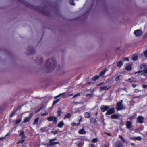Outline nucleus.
<instances>
[{
    "label": "nucleus",
    "mask_w": 147,
    "mask_h": 147,
    "mask_svg": "<svg viewBox=\"0 0 147 147\" xmlns=\"http://www.w3.org/2000/svg\"><path fill=\"white\" fill-rule=\"evenodd\" d=\"M80 96V94L79 93H77L74 95V97L72 98H76Z\"/></svg>",
    "instance_id": "a878e982"
},
{
    "label": "nucleus",
    "mask_w": 147,
    "mask_h": 147,
    "mask_svg": "<svg viewBox=\"0 0 147 147\" xmlns=\"http://www.w3.org/2000/svg\"><path fill=\"white\" fill-rule=\"evenodd\" d=\"M79 133L81 134H84L86 133V132L84 129H82L79 131Z\"/></svg>",
    "instance_id": "dca6fc26"
},
{
    "label": "nucleus",
    "mask_w": 147,
    "mask_h": 147,
    "mask_svg": "<svg viewBox=\"0 0 147 147\" xmlns=\"http://www.w3.org/2000/svg\"><path fill=\"white\" fill-rule=\"evenodd\" d=\"M122 102L123 101L121 100L117 103L116 107V109L118 110H120L125 109V107L122 105Z\"/></svg>",
    "instance_id": "7ed1b4c3"
},
{
    "label": "nucleus",
    "mask_w": 147,
    "mask_h": 147,
    "mask_svg": "<svg viewBox=\"0 0 147 147\" xmlns=\"http://www.w3.org/2000/svg\"><path fill=\"white\" fill-rule=\"evenodd\" d=\"M115 111V109L114 108H111L109 110H108L106 112V115H111Z\"/></svg>",
    "instance_id": "0eeeda50"
},
{
    "label": "nucleus",
    "mask_w": 147,
    "mask_h": 147,
    "mask_svg": "<svg viewBox=\"0 0 147 147\" xmlns=\"http://www.w3.org/2000/svg\"><path fill=\"white\" fill-rule=\"evenodd\" d=\"M122 65V62L121 61H119L117 63V66L119 67H121Z\"/></svg>",
    "instance_id": "b1692460"
},
{
    "label": "nucleus",
    "mask_w": 147,
    "mask_h": 147,
    "mask_svg": "<svg viewBox=\"0 0 147 147\" xmlns=\"http://www.w3.org/2000/svg\"><path fill=\"white\" fill-rule=\"evenodd\" d=\"M89 147H95V146L93 144H91L89 145Z\"/></svg>",
    "instance_id": "58836bf2"
},
{
    "label": "nucleus",
    "mask_w": 147,
    "mask_h": 147,
    "mask_svg": "<svg viewBox=\"0 0 147 147\" xmlns=\"http://www.w3.org/2000/svg\"><path fill=\"white\" fill-rule=\"evenodd\" d=\"M99 76H95L93 77V80L94 81H96L99 78Z\"/></svg>",
    "instance_id": "cd10ccee"
},
{
    "label": "nucleus",
    "mask_w": 147,
    "mask_h": 147,
    "mask_svg": "<svg viewBox=\"0 0 147 147\" xmlns=\"http://www.w3.org/2000/svg\"><path fill=\"white\" fill-rule=\"evenodd\" d=\"M22 121V118H20L19 119L17 120L16 121V124H18L20 123Z\"/></svg>",
    "instance_id": "473e14b6"
},
{
    "label": "nucleus",
    "mask_w": 147,
    "mask_h": 147,
    "mask_svg": "<svg viewBox=\"0 0 147 147\" xmlns=\"http://www.w3.org/2000/svg\"><path fill=\"white\" fill-rule=\"evenodd\" d=\"M48 114V113L47 112H45V113H44L42 114V116H43L44 115H47Z\"/></svg>",
    "instance_id": "37998d69"
},
{
    "label": "nucleus",
    "mask_w": 147,
    "mask_h": 147,
    "mask_svg": "<svg viewBox=\"0 0 147 147\" xmlns=\"http://www.w3.org/2000/svg\"><path fill=\"white\" fill-rule=\"evenodd\" d=\"M100 108L102 111L104 112L109 109V107L105 105H102L101 106Z\"/></svg>",
    "instance_id": "39448f33"
},
{
    "label": "nucleus",
    "mask_w": 147,
    "mask_h": 147,
    "mask_svg": "<svg viewBox=\"0 0 147 147\" xmlns=\"http://www.w3.org/2000/svg\"><path fill=\"white\" fill-rule=\"evenodd\" d=\"M80 121H81L80 120L79 121V122L78 123H73V124L74 125V126H78V125H79L80 124Z\"/></svg>",
    "instance_id": "bb28decb"
},
{
    "label": "nucleus",
    "mask_w": 147,
    "mask_h": 147,
    "mask_svg": "<svg viewBox=\"0 0 147 147\" xmlns=\"http://www.w3.org/2000/svg\"><path fill=\"white\" fill-rule=\"evenodd\" d=\"M144 54L145 57H147V49L145 51Z\"/></svg>",
    "instance_id": "4c0bfd02"
},
{
    "label": "nucleus",
    "mask_w": 147,
    "mask_h": 147,
    "mask_svg": "<svg viewBox=\"0 0 147 147\" xmlns=\"http://www.w3.org/2000/svg\"><path fill=\"white\" fill-rule=\"evenodd\" d=\"M64 123L63 121H61L58 124V126L59 128H61L64 125Z\"/></svg>",
    "instance_id": "ddd939ff"
},
{
    "label": "nucleus",
    "mask_w": 147,
    "mask_h": 147,
    "mask_svg": "<svg viewBox=\"0 0 147 147\" xmlns=\"http://www.w3.org/2000/svg\"><path fill=\"white\" fill-rule=\"evenodd\" d=\"M134 33L136 36L139 37L142 35L143 32L141 30H137L134 31Z\"/></svg>",
    "instance_id": "20e7f679"
},
{
    "label": "nucleus",
    "mask_w": 147,
    "mask_h": 147,
    "mask_svg": "<svg viewBox=\"0 0 147 147\" xmlns=\"http://www.w3.org/2000/svg\"><path fill=\"white\" fill-rule=\"evenodd\" d=\"M56 139L55 138L51 140H50V145H53L56 144H59V142H55L54 141V140H56Z\"/></svg>",
    "instance_id": "1a4fd4ad"
},
{
    "label": "nucleus",
    "mask_w": 147,
    "mask_h": 147,
    "mask_svg": "<svg viewBox=\"0 0 147 147\" xmlns=\"http://www.w3.org/2000/svg\"><path fill=\"white\" fill-rule=\"evenodd\" d=\"M119 138H120L123 141V142H126V141L125 140V139L123 138L121 136V135H119Z\"/></svg>",
    "instance_id": "c85d7f7f"
},
{
    "label": "nucleus",
    "mask_w": 147,
    "mask_h": 147,
    "mask_svg": "<svg viewBox=\"0 0 147 147\" xmlns=\"http://www.w3.org/2000/svg\"><path fill=\"white\" fill-rule=\"evenodd\" d=\"M124 60L125 61L127 60L128 61H129V59L128 58H126Z\"/></svg>",
    "instance_id": "49530a36"
},
{
    "label": "nucleus",
    "mask_w": 147,
    "mask_h": 147,
    "mask_svg": "<svg viewBox=\"0 0 147 147\" xmlns=\"http://www.w3.org/2000/svg\"><path fill=\"white\" fill-rule=\"evenodd\" d=\"M24 140H21V141H20L19 142H18V143L22 144V143H23L24 142Z\"/></svg>",
    "instance_id": "ea45409f"
},
{
    "label": "nucleus",
    "mask_w": 147,
    "mask_h": 147,
    "mask_svg": "<svg viewBox=\"0 0 147 147\" xmlns=\"http://www.w3.org/2000/svg\"><path fill=\"white\" fill-rule=\"evenodd\" d=\"M126 125L127 128L130 129L132 127V122L131 121H128L126 123Z\"/></svg>",
    "instance_id": "423d86ee"
},
{
    "label": "nucleus",
    "mask_w": 147,
    "mask_h": 147,
    "mask_svg": "<svg viewBox=\"0 0 147 147\" xmlns=\"http://www.w3.org/2000/svg\"><path fill=\"white\" fill-rule=\"evenodd\" d=\"M52 133L55 135L57 133V131H52Z\"/></svg>",
    "instance_id": "79ce46f5"
},
{
    "label": "nucleus",
    "mask_w": 147,
    "mask_h": 147,
    "mask_svg": "<svg viewBox=\"0 0 147 147\" xmlns=\"http://www.w3.org/2000/svg\"><path fill=\"white\" fill-rule=\"evenodd\" d=\"M65 94V93H61V94H59V95H58V96H57L55 97L54 98L56 99L57 98L60 97L62 95H64Z\"/></svg>",
    "instance_id": "393cba45"
},
{
    "label": "nucleus",
    "mask_w": 147,
    "mask_h": 147,
    "mask_svg": "<svg viewBox=\"0 0 147 147\" xmlns=\"http://www.w3.org/2000/svg\"><path fill=\"white\" fill-rule=\"evenodd\" d=\"M137 86V85L136 84H132V86L134 87H135Z\"/></svg>",
    "instance_id": "c03bdc74"
},
{
    "label": "nucleus",
    "mask_w": 147,
    "mask_h": 147,
    "mask_svg": "<svg viewBox=\"0 0 147 147\" xmlns=\"http://www.w3.org/2000/svg\"><path fill=\"white\" fill-rule=\"evenodd\" d=\"M122 78V76L121 75H119L117 76L115 80L116 81H118L119 80H120Z\"/></svg>",
    "instance_id": "aec40b11"
},
{
    "label": "nucleus",
    "mask_w": 147,
    "mask_h": 147,
    "mask_svg": "<svg viewBox=\"0 0 147 147\" xmlns=\"http://www.w3.org/2000/svg\"><path fill=\"white\" fill-rule=\"evenodd\" d=\"M131 139L134 140H137L138 141H140L142 139V138L140 136H138L137 137H132Z\"/></svg>",
    "instance_id": "f3484780"
},
{
    "label": "nucleus",
    "mask_w": 147,
    "mask_h": 147,
    "mask_svg": "<svg viewBox=\"0 0 147 147\" xmlns=\"http://www.w3.org/2000/svg\"><path fill=\"white\" fill-rule=\"evenodd\" d=\"M138 121L140 123L143 122L144 118L142 116H139L137 119Z\"/></svg>",
    "instance_id": "9d476101"
},
{
    "label": "nucleus",
    "mask_w": 147,
    "mask_h": 147,
    "mask_svg": "<svg viewBox=\"0 0 147 147\" xmlns=\"http://www.w3.org/2000/svg\"><path fill=\"white\" fill-rule=\"evenodd\" d=\"M73 95L72 94H69L68 95V96H72Z\"/></svg>",
    "instance_id": "09e8293b"
},
{
    "label": "nucleus",
    "mask_w": 147,
    "mask_h": 147,
    "mask_svg": "<svg viewBox=\"0 0 147 147\" xmlns=\"http://www.w3.org/2000/svg\"><path fill=\"white\" fill-rule=\"evenodd\" d=\"M97 112H96V115H97Z\"/></svg>",
    "instance_id": "5fc2aeb1"
},
{
    "label": "nucleus",
    "mask_w": 147,
    "mask_h": 147,
    "mask_svg": "<svg viewBox=\"0 0 147 147\" xmlns=\"http://www.w3.org/2000/svg\"><path fill=\"white\" fill-rule=\"evenodd\" d=\"M47 145L48 146H49V145H48V144H47Z\"/></svg>",
    "instance_id": "603ef678"
},
{
    "label": "nucleus",
    "mask_w": 147,
    "mask_h": 147,
    "mask_svg": "<svg viewBox=\"0 0 147 147\" xmlns=\"http://www.w3.org/2000/svg\"><path fill=\"white\" fill-rule=\"evenodd\" d=\"M140 71L138 72H135V74L138 73H141V75L146 76L147 75V67L146 64H143L138 67Z\"/></svg>",
    "instance_id": "f257e3e1"
},
{
    "label": "nucleus",
    "mask_w": 147,
    "mask_h": 147,
    "mask_svg": "<svg viewBox=\"0 0 147 147\" xmlns=\"http://www.w3.org/2000/svg\"><path fill=\"white\" fill-rule=\"evenodd\" d=\"M49 121H53V123L54 125L56 124L57 122V118L56 117L50 116L47 119Z\"/></svg>",
    "instance_id": "f03ea898"
},
{
    "label": "nucleus",
    "mask_w": 147,
    "mask_h": 147,
    "mask_svg": "<svg viewBox=\"0 0 147 147\" xmlns=\"http://www.w3.org/2000/svg\"><path fill=\"white\" fill-rule=\"evenodd\" d=\"M70 4L72 5H75V4L74 3V1L73 0H70L69 1Z\"/></svg>",
    "instance_id": "f704fd0d"
},
{
    "label": "nucleus",
    "mask_w": 147,
    "mask_h": 147,
    "mask_svg": "<svg viewBox=\"0 0 147 147\" xmlns=\"http://www.w3.org/2000/svg\"><path fill=\"white\" fill-rule=\"evenodd\" d=\"M131 65V64H130V65H127L125 68L126 69L128 70H131L132 69Z\"/></svg>",
    "instance_id": "4be33fe9"
},
{
    "label": "nucleus",
    "mask_w": 147,
    "mask_h": 147,
    "mask_svg": "<svg viewBox=\"0 0 147 147\" xmlns=\"http://www.w3.org/2000/svg\"><path fill=\"white\" fill-rule=\"evenodd\" d=\"M122 145L121 142L119 141H117L115 143V147H121Z\"/></svg>",
    "instance_id": "9b49d317"
},
{
    "label": "nucleus",
    "mask_w": 147,
    "mask_h": 147,
    "mask_svg": "<svg viewBox=\"0 0 147 147\" xmlns=\"http://www.w3.org/2000/svg\"><path fill=\"white\" fill-rule=\"evenodd\" d=\"M60 100L59 99H57L56 100L54 101L53 103V105H54L57 103Z\"/></svg>",
    "instance_id": "c9c22d12"
},
{
    "label": "nucleus",
    "mask_w": 147,
    "mask_h": 147,
    "mask_svg": "<svg viewBox=\"0 0 147 147\" xmlns=\"http://www.w3.org/2000/svg\"><path fill=\"white\" fill-rule=\"evenodd\" d=\"M77 144L78 147H82V144L81 143H77Z\"/></svg>",
    "instance_id": "7c9ffc66"
},
{
    "label": "nucleus",
    "mask_w": 147,
    "mask_h": 147,
    "mask_svg": "<svg viewBox=\"0 0 147 147\" xmlns=\"http://www.w3.org/2000/svg\"><path fill=\"white\" fill-rule=\"evenodd\" d=\"M19 134L22 138H25V136L23 132L22 131H19Z\"/></svg>",
    "instance_id": "6ab92c4d"
},
{
    "label": "nucleus",
    "mask_w": 147,
    "mask_h": 147,
    "mask_svg": "<svg viewBox=\"0 0 147 147\" xmlns=\"http://www.w3.org/2000/svg\"><path fill=\"white\" fill-rule=\"evenodd\" d=\"M131 145H133V146H134L135 145V144L134 143H131Z\"/></svg>",
    "instance_id": "8fccbe9b"
},
{
    "label": "nucleus",
    "mask_w": 147,
    "mask_h": 147,
    "mask_svg": "<svg viewBox=\"0 0 147 147\" xmlns=\"http://www.w3.org/2000/svg\"><path fill=\"white\" fill-rule=\"evenodd\" d=\"M134 118V116L133 115H132L131 116L129 117V119L130 120H132Z\"/></svg>",
    "instance_id": "a19ab883"
},
{
    "label": "nucleus",
    "mask_w": 147,
    "mask_h": 147,
    "mask_svg": "<svg viewBox=\"0 0 147 147\" xmlns=\"http://www.w3.org/2000/svg\"><path fill=\"white\" fill-rule=\"evenodd\" d=\"M70 117V113H68L67 115H66L65 117L64 118H69Z\"/></svg>",
    "instance_id": "2f4dec72"
},
{
    "label": "nucleus",
    "mask_w": 147,
    "mask_h": 147,
    "mask_svg": "<svg viewBox=\"0 0 147 147\" xmlns=\"http://www.w3.org/2000/svg\"><path fill=\"white\" fill-rule=\"evenodd\" d=\"M102 84V83H100L99 84V85H101Z\"/></svg>",
    "instance_id": "3c124183"
},
{
    "label": "nucleus",
    "mask_w": 147,
    "mask_h": 147,
    "mask_svg": "<svg viewBox=\"0 0 147 147\" xmlns=\"http://www.w3.org/2000/svg\"><path fill=\"white\" fill-rule=\"evenodd\" d=\"M31 117H32L30 116L24 117L23 123H25L28 122L30 120Z\"/></svg>",
    "instance_id": "6e6552de"
},
{
    "label": "nucleus",
    "mask_w": 147,
    "mask_h": 147,
    "mask_svg": "<svg viewBox=\"0 0 147 147\" xmlns=\"http://www.w3.org/2000/svg\"><path fill=\"white\" fill-rule=\"evenodd\" d=\"M138 54H136L134 55L132 57V59L134 61L138 60Z\"/></svg>",
    "instance_id": "4468645a"
},
{
    "label": "nucleus",
    "mask_w": 147,
    "mask_h": 147,
    "mask_svg": "<svg viewBox=\"0 0 147 147\" xmlns=\"http://www.w3.org/2000/svg\"><path fill=\"white\" fill-rule=\"evenodd\" d=\"M58 115H59V116H60V114L59 113V114H58Z\"/></svg>",
    "instance_id": "864d4df0"
},
{
    "label": "nucleus",
    "mask_w": 147,
    "mask_h": 147,
    "mask_svg": "<svg viewBox=\"0 0 147 147\" xmlns=\"http://www.w3.org/2000/svg\"><path fill=\"white\" fill-rule=\"evenodd\" d=\"M127 81L130 82H136V80L135 78H129Z\"/></svg>",
    "instance_id": "2eb2a0df"
},
{
    "label": "nucleus",
    "mask_w": 147,
    "mask_h": 147,
    "mask_svg": "<svg viewBox=\"0 0 147 147\" xmlns=\"http://www.w3.org/2000/svg\"><path fill=\"white\" fill-rule=\"evenodd\" d=\"M147 87V85H143V88H146Z\"/></svg>",
    "instance_id": "de8ad7c7"
},
{
    "label": "nucleus",
    "mask_w": 147,
    "mask_h": 147,
    "mask_svg": "<svg viewBox=\"0 0 147 147\" xmlns=\"http://www.w3.org/2000/svg\"><path fill=\"white\" fill-rule=\"evenodd\" d=\"M84 116L86 118H88L90 116V114L88 112H85L84 113Z\"/></svg>",
    "instance_id": "412c9836"
},
{
    "label": "nucleus",
    "mask_w": 147,
    "mask_h": 147,
    "mask_svg": "<svg viewBox=\"0 0 147 147\" xmlns=\"http://www.w3.org/2000/svg\"><path fill=\"white\" fill-rule=\"evenodd\" d=\"M97 141L98 139L97 138H94L92 140V142L93 143H95L96 142H97Z\"/></svg>",
    "instance_id": "c756f323"
},
{
    "label": "nucleus",
    "mask_w": 147,
    "mask_h": 147,
    "mask_svg": "<svg viewBox=\"0 0 147 147\" xmlns=\"http://www.w3.org/2000/svg\"><path fill=\"white\" fill-rule=\"evenodd\" d=\"M39 117H37L34 120V121L33 122V124L34 125H36L38 123L39 121Z\"/></svg>",
    "instance_id": "a211bd4d"
},
{
    "label": "nucleus",
    "mask_w": 147,
    "mask_h": 147,
    "mask_svg": "<svg viewBox=\"0 0 147 147\" xmlns=\"http://www.w3.org/2000/svg\"><path fill=\"white\" fill-rule=\"evenodd\" d=\"M139 92V90L137 89H136L135 91V92Z\"/></svg>",
    "instance_id": "a18cd8bd"
},
{
    "label": "nucleus",
    "mask_w": 147,
    "mask_h": 147,
    "mask_svg": "<svg viewBox=\"0 0 147 147\" xmlns=\"http://www.w3.org/2000/svg\"><path fill=\"white\" fill-rule=\"evenodd\" d=\"M106 70L105 69L104 71L101 72L100 74V76L103 75L105 74V73Z\"/></svg>",
    "instance_id": "72a5a7b5"
},
{
    "label": "nucleus",
    "mask_w": 147,
    "mask_h": 147,
    "mask_svg": "<svg viewBox=\"0 0 147 147\" xmlns=\"http://www.w3.org/2000/svg\"><path fill=\"white\" fill-rule=\"evenodd\" d=\"M119 117V116L117 115L116 114L113 115L111 116V118L112 119H117Z\"/></svg>",
    "instance_id": "5701e85b"
},
{
    "label": "nucleus",
    "mask_w": 147,
    "mask_h": 147,
    "mask_svg": "<svg viewBox=\"0 0 147 147\" xmlns=\"http://www.w3.org/2000/svg\"><path fill=\"white\" fill-rule=\"evenodd\" d=\"M10 133H8V134H7L5 136V137H3V138H0V139H3L5 137H6L7 136H9L10 135Z\"/></svg>",
    "instance_id": "e433bc0d"
},
{
    "label": "nucleus",
    "mask_w": 147,
    "mask_h": 147,
    "mask_svg": "<svg viewBox=\"0 0 147 147\" xmlns=\"http://www.w3.org/2000/svg\"><path fill=\"white\" fill-rule=\"evenodd\" d=\"M110 87V86L107 87V86H105L103 87H101L100 88V90H107L109 89Z\"/></svg>",
    "instance_id": "f8f14e48"
}]
</instances>
